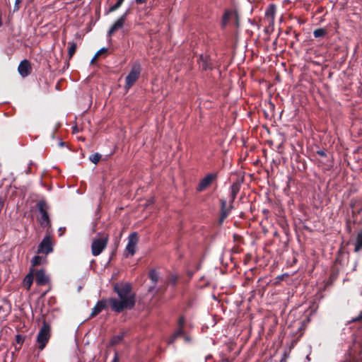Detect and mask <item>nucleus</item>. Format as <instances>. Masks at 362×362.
<instances>
[{"mask_svg":"<svg viewBox=\"0 0 362 362\" xmlns=\"http://www.w3.org/2000/svg\"><path fill=\"white\" fill-rule=\"evenodd\" d=\"M69 47L68 54H69V57L70 59L73 57V55L76 52V44L74 42H69Z\"/></svg>","mask_w":362,"mask_h":362,"instance_id":"obj_22","label":"nucleus"},{"mask_svg":"<svg viewBox=\"0 0 362 362\" xmlns=\"http://www.w3.org/2000/svg\"><path fill=\"white\" fill-rule=\"evenodd\" d=\"M31 65L30 62L25 59L18 65V70L22 77H26L31 73Z\"/></svg>","mask_w":362,"mask_h":362,"instance_id":"obj_11","label":"nucleus"},{"mask_svg":"<svg viewBox=\"0 0 362 362\" xmlns=\"http://www.w3.org/2000/svg\"><path fill=\"white\" fill-rule=\"evenodd\" d=\"M362 320V311L361 312L360 315L355 320Z\"/></svg>","mask_w":362,"mask_h":362,"instance_id":"obj_34","label":"nucleus"},{"mask_svg":"<svg viewBox=\"0 0 362 362\" xmlns=\"http://www.w3.org/2000/svg\"><path fill=\"white\" fill-rule=\"evenodd\" d=\"M234 15L235 13L233 11H226L222 18V26H226V25L228 23L230 17Z\"/></svg>","mask_w":362,"mask_h":362,"instance_id":"obj_17","label":"nucleus"},{"mask_svg":"<svg viewBox=\"0 0 362 362\" xmlns=\"http://www.w3.org/2000/svg\"><path fill=\"white\" fill-rule=\"evenodd\" d=\"M240 185L238 183H233L230 187V207L226 209V201L221 200V221H223L229 214L230 210L233 208L232 203L236 198L238 193L240 191Z\"/></svg>","mask_w":362,"mask_h":362,"instance_id":"obj_2","label":"nucleus"},{"mask_svg":"<svg viewBox=\"0 0 362 362\" xmlns=\"http://www.w3.org/2000/svg\"><path fill=\"white\" fill-rule=\"evenodd\" d=\"M279 279H282V276H279L278 277Z\"/></svg>","mask_w":362,"mask_h":362,"instance_id":"obj_39","label":"nucleus"},{"mask_svg":"<svg viewBox=\"0 0 362 362\" xmlns=\"http://www.w3.org/2000/svg\"><path fill=\"white\" fill-rule=\"evenodd\" d=\"M216 173H210L206 175L199 182L197 187V191L202 192L209 186L211 182L216 178Z\"/></svg>","mask_w":362,"mask_h":362,"instance_id":"obj_10","label":"nucleus"},{"mask_svg":"<svg viewBox=\"0 0 362 362\" xmlns=\"http://www.w3.org/2000/svg\"><path fill=\"white\" fill-rule=\"evenodd\" d=\"M52 252V243L49 236L45 237L42 242L40 243L37 249L38 253H43L47 255Z\"/></svg>","mask_w":362,"mask_h":362,"instance_id":"obj_9","label":"nucleus"},{"mask_svg":"<svg viewBox=\"0 0 362 362\" xmlns=\"http://www.w3.org/2000/svg\"><path fill=\"white\" fill-rule=\"evenodd\" d=\"M59 146H64V142H63V141H60V142H59Z\"/></svg>","mask_w":362,"mask_h":362,"instance_id":"obj_37","label":"nucleus"},{"mask_svg":"<svg viewBox=\"0 0 362 362\" xmlns=\"http://www.w3.org/2000/svg\"><path fill=\"white\" fill-rule=\"evenodd\" d=\"M141 67L139 62H135L131 69L130 72L125 78V88L129 90L138 80L141 74Z\"/></svg>","mask_w":362,"mask_h":362,"instance_id":"obj_4","label":"nucleus"},{"mask_svg":"<svg viewBox=\"0 0 362 362\" xmlns=\"http://www.w3.org/2000/svg\"><path fill=\"white\" fill-rule=\"evenodd\" d=\"M23 0H16L15 5L13 8V12L18 11L20 8V4L22 2Z\"/></svg>","mask_w":362,"mask_h":362,"instance_id":"obj_26","label":"nucleus"},{"mask_svg":"<svg viewBox=\"0 0 362 362\" xmlns=\"http://www.w3.org/2000/svg\"><path fill=\"white\" fill-rule=\"evenodd\" d=\"M175 281H176V277L173 276V277H172V282H173V284H175Z\"/></svg>","mask_w":362,"mask_h":362,"instance_id":"obj_36","label":"nucleus"},{"mask_svg":"<svg viewBox=\"0 0 362 362\" xmlns=\"http://www.w3.org/2000/svg\"><path fill=\"white\" fill-rule=\"evenodd\" d=\"M112 362H119V357L117 353H115Z\"/></svg>","mask_w":362,"mask_h":362,"instance_id":"obj_30","label":"nucleus"},{"mask_svg":"<svg viewBox=\"0 0 362 362\" xmlns=\"http://www.w3.org/2000/svg\"><path fill=\"white\" fill-rule=\"evenodd\" d=\"M185 341H189V339L188 338V337H185Z\"/></svg>","mask_w":362,"mask_h":362,"instance_id":"obj_38","label":"nucleus"},{"mask_svg":"<svg viewBox=\"0 0 362 362\" xmlns=\"http://www.w3.org/2000/svg\"><path fill=\"white\" fill-rule=\"evenodd\" d=\"M64 230H65V228H59V232H60L59 235H62L63 234V232L64 231Z\"/></svg>","mask_w":362,"mask_h":362,"instance_id":"obj_33","label":"nucleus"},{"mask_svg":"<svg viewBox=\"0 0 362 362\" xmlns=\"http://www.w3.org/2000/svg\"><path fill=\"white\" fill-rule=\"evenodd\" d=\"M100 158H101V155L98 153H95L91 155L90 156L89 159L93 163L97 164L100 161Z\"/></svg>","mask_w":362,"mask_h":362,"instance_id":"obj_25","label":"nucleus"},{"mask_svg":"<svg viewBox=\"0 0 362 362\" xmlns=\"http://www.w3.org/2000/svg\"><path fill=\"white\" fill-rule=\"evenodd\" d=\"M362 250V230H360L356 237V242L354 243V251L355 252H358Z\"/></svg>","mask_w":362,"mask_h":362,"instance_id":"obj_16","label":"nucleus"},{"mask_svg":"<svg viewBox=\"0 0 362 362\" xmlns=\"http://www.w3.org/2000/svg\"><path fill=\"white\" fill-rule=\"evenodd\" d=\"M327 33V31L325 28H317V29H315L314 31H313V35L315 37H324Z\"/></svg>","mask_w":362,"mask_h":362,"instance_id":"obj_21","label":"nucleus"},{"mask_svg":"<svg viewBox=\"0 0 362 362\" xmlns=\"http://www.w3.org/2000/svg\"><path fill=\"white\" fill-rule=\"evenodd\" d=\"M98 56H96V54H95V56L93 57V58L91 59V62L90 63H93V62L96 59V58L98 57Z\"/></svg>","mask_w":362,"mask_h":362,"instance_id":"obj_35","label":"nucleus"},{"mask_svg":"<svg viewBox=\"0 0 362 362\" xmlns=\"http://www.w3.org/2000/svg\"><path fill=\"white\" fill-rule=\"evenodd\" d=\"M107 303H109L108 300L103 299L98 301L95 305V307L93 308L90 317H93L98 315L102 310H105L107 308Z\"/></svg>","mask_w":362,"mask_h":362,"instance_id":"obj_13","label":"nucleus"},{"mask_svg":"<svg viewBox=\"0 0 362 362\" xmlns=\"http://www.w3.org/2000/svg\"><path fill=\"white\" fill-rule=\"evenodd\" d=\"M149 278L151 279V281L156 284L159 279V276L156 270L152 269L149 272Z\"/></svg>","mask_w":362,"mask_h":362,"instance_id":"obj_20","label":"nucleus"},{"mask_svg":"<svg viewBox=\"0 0 362 362\" xmlns=\"http://www.w3.org/2000/svg\"><path fill=\"white\" fill-rule=\"evenodd\" d=\"M107 52V48H105V47H103L101 48L100 49H99L97 53H96V56H99L101 54H103V53H105Z\"/></svg>","mask_w":362,"mask_h":362,"instance_id":"obj_27","label":"nucleus"},{"mask_svg":"<svg viewBox=\"0 0 362 362\" xmlns=\"http://www.w3.org/2000/svg\"><path fill=\"white\" fill-rule=\"evenodd\" d=\"M177 338H174V335L173 334L168 340V344H173Z\"/></svg>","mask_w":362,"mask_h":362,"instance_id":"obj_29","label":"nucleus"},{"mask_svg":"<svg viewBox=\"0 0 362 362\" xmlns=\"http://www.w3.org/2000/svg\"><path fill=\"white\" fill-rule=\"evenodd\" d=\"M199 67L204 71L211 69L212 64L211 62L210 57L206 54H201L198 61Z\"/></svg>","mask_w":362,"mask_h":362,"instance_id":"obj_12","label":"nucleus"},{"mask_svg":"<svg viewBox=\"0 0 362 362\" xmlns=\"http://www.w3.org/2000/svg\"><path fill=\"white\" fill-rule=\"evenodd\" d=\"M37 207L39 213L40 214V217L38 219L40 226L42 227L49 226L50 221L47 213L49 206L47 205V202L44 200H40L37 203Z\"/></svg>","mask_w":362,"mask_h":362,"instance_id":"obj_5","label":"nucleus"},{"mask_svg":"<svg viewBox=\"0 0 362 362\" xmlns=\"http://www.w3.org/2000/svg\"><path fill=\"white\" fill-rule=\"evenodd\" d=\"M33 282V276L31 273L27 274L23 280L24 286L27 288V289H30L32 284Z\"/></svg>","mask_w":362,"mask_h":362,"instance_id":"obj_18","label":"nucleus"},{"mask_svg":"<svg viewBox=\"0 0 362 362\" xmlns=\"http://www.w3.org/2000/svg\"><path fill=\"white\" fill-rule=\"evenodd\" d=\"M148 0H135V2L137 4H145Z\"/></svg>","mask_w":362,"mask_h":362,"instance_id":"obj_31","label":"nucleus"},{"mask_svg":"<svg viewBox=\"0 0 362 362\" xmlns=\"http://www.w3.org/2000/svg\"><path fill=\"white\" fill-rule=\"evenodd\" d=\"M184 324H185V319H184V317H182L178 320L177 329L173 333L174 338H178L184 334V332H183Z\"/></svg>","mask_w":362,"mask_h":362,"instance_id":"obj_15","label":"nucleus"},{"mask_svg":"<svg viewBox=\"0 0 362 362\" xmlns=\"http://www.w3.org/2000/svg\"><path fill=\"white\" fill-rule=\"evenodd\" d=\"M317 154L321 156H326V153L325 151H317Z\"/></svg>","mask_w":362,"mask_h":362,"instance_id":"obj_32","label":"nucleus"},{"mask_svg":"<svg viewBox=\"0 0 362 362\" xmlns=\"http://www.w3.org/2000/svg\"><path fill=\"white\" fill-rule=\"evenodd\" d=\"M124 0H117V1L110 7L108 12L111 13L117 10L123 4Z\"/></svg>","mask_w":362,"mask_h":362,"instance_id":"obj_23","label":"nucleus"},{"mask_svg":"<svg viewBox=\"0 0 362 362\" xmlns=\"http://www.w3.org/2000/svg\"><path fill=\"white\" fill-rule=\"evenodd\" d=\"M45 261V258L41 257V256H35L34 257H33L32 260H31V263H32V265L33 267L35 266H37V265H40L42 264H43Z\"/></svg>","mask_w":362,"mask_h":362,"instance_id":"obj_19","label":"nucleus"},{"mask_svg":"<svg viewBox=\"0 0 362 362\" xmlns=\"http://www.w3.org/2000/svg\"><path fill=\"white\" fill-rule=\"evenodd\" d=\"M16 341H17V343H18V344H21V343H23V338L21 337V335H17V336H16Z\"/></svg>","mask_w":362,"mask_h":362,"instance_id":"obj_28","label":"nucleus"},{"mask_svg":"<svg viewBox=\"0 0 362 362\" xmlns=\"http://www.w3.org/2000/svg\"><path fill=\"white\" fill-rule=\"evenodd\" d=\"M139 242V235L137 233L134 232L129 235L128 243L125 248V256H133L136 252V245Z\"/></svg>","mask_w":362,"mask_h":362,"instance_id":"obj_7","label":"nucleus"},{"mask_svg":"<svg viewBox=\"0 0 362 362\" xmlns=\"http://www.w3.org/2000/svg\"><path fill=\"white\" fill-rule=\"evenodd\" d=\"M50 337V327L46 322L43 323L37 336L38 349L42 351L46 346Z\"/></svg>","mask_w":362,"mask_h":362,"instance_id":"obj_3","label":"nucleus"},{"mask_svg":"<svg viewBox=\"0 0 362 362\" xmlns=\"http://www.w3.org/2000/svg\"><path fill=\"white\" fill-rule=\"evenodd\" d=\"M114 291L117 293L119 299L115 298L108 299L112 311L119 313L124 310H131L134 308L136 303L135 294L132 291L130 284H115Z\"/></svg>","mask_w":362,"mask_h":362,"instance_id":"obj_1","label":"nucleus"},{"mask_svg":"<svg viewBox=\"0 0 362 362\" xmlns=\"http://www.w3.org/2000/svg\"><path fill=\"white\" fill-rule=\"evenodd\" d=\"M123 339V336L122 335H116V336H114L111 340H110V344L111 345H116V344H118L119 343H120Z\"/></svg>","mask_w":362,"mask_h":362,"instance_id":"obj_24","label":"nucleus"},{"mask_svg":"<svg viewBox=\"0 0 362 362\" xmlns=\"http://www.w3.org/2000/svg\"><path fill=\"white\" fill-rule=\"evenodd\" d=\"M130 13V8H128L123 15H122L111 26L107 32V36L110 37L115 31L124 26L127 16Z\"/></svg>","mask_w":362,"mask_h":362,"instance_id":"obj_8","label":"nucleus"},{"mask_svg":"<svg viewBox=\"0 0 362 362\" xmlns=\"http://www.w3.org/2000/svg\"><path fill=\"white\" fill-rule=\"evenodd\" d=\"M35 281L38 285H45L49 279L43 270H40L36 273Z\"/></svg>","mask_w":362,"mask_h":362,"instance_id":"obj_14","label":"nucleus"},{"mask_svg":"<svg viewBox=\"0 0 362 362\" xmlns=\"http://www.w3.org/2000/svg\"><path fill=\"white\" fill-rule=\"evenodd\" d=\"M108 242V236L95 239L91 245V252L93 256H98L106 247Z\"/></svg>","mask_w":362,"mask_h":362,"instance_id":"obj_6","label":"nucleus"}]
</instances>
